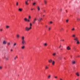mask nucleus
<instances>
[{
	"mask_svg": "<svg viewBox=\"0 0 80 80\" xmlns=\"http://www.w3.org/2000/svg\"><path fill=\"white\" fill-rule=\"evenodd\" d=\"M66 12H67V11H66Z\"/></svg>",
	"mask_w": 80,
	"mask_h": 80,
	"instance_id": "obj_60",
	"label": "nucleus"
},
{
	"mask_svg": "<svg viewBox=\"0 0 80 80\" xmlns=\"http://www.w3.org/2000/svg\"><path fill=\"white\" fill-rule=\"evenodd\" d=\"M33 10V9H31V10Z\"/></svg>",
	"mask_w": 80,
	"mask_h": 80,
	"instance_id": "obj_54",
	"label": "nucleus"
},
{
	"mask_svg": "<svg viewBox=\"0 0 80 80\" xmlns=\"http://www.w3.org/2000/svg\"><path fill=\"white\" fill-rule=\"evenodd\" d=\"M72 31H74L75 30V28H73L71 29Z\"/></svg>",
	"mask_w": 80,
	"mask_h": 80,
	"instance_id": "obj_35",
	"label": "nucleus"
},
{
	"mask_svg": "<svg viewBox=\"0 0 80 80\" xmlns=\"http://www.w3.org/2000/svg\"><path fill=\"white\" fill-rule=\"evenodd\" d=\"M16 37L17 38H20V35L18 34L16 35Z\"/></svg>",
	"mask_w": 80,
	"mask_h": 80,
	"instance_id": "obj_14",
	"label": "nucleus"
},
{
	"mask_svg": "<svg viewBox=\"0 0 80 80\" xmlns=\"http://www.w3.org/2000/svg\"><path fill=\"white\" fill-rule=\"evenodd\" d=\"M47 43H45L44 44V47H47Z\"/></svg>",
	"mask_w": 80,
	"mask_h": 80,
	"instance_id": "obj_17",
	"label": "nucleus"
},
{
	"mask_svg": "<svg viewBox=\"0 0 80 80\" xmlns=\"http://www.w3.org/2000/svg\"><path fill=\"white\" fill-rule=\"evenodd\" d=\"M45 68L46 70H47V69H48V66H46L45 67Z\"/></svg>",
	"mask_w": 80,
	"mask_h": 80,
	"instance_id": "obj_18",
	"label": "nucleus"
},
{
	"mask_svg": "<svg viewBox=\"0 0 80 80\" xmlns=\"http://www.w3.org/2000/svg\"><path fill=\"white\" fill-rule=\"evenodd\" d=\"M0 31H1V32H2V31H3V29H1Z\"/></svg>",
	"mask_w": 80,
	"mask_h": 80,
	"instance_id": "obj_44",
	"label": "nucleus"
},
{
	"mask_svg": "<svg viewBox=\"0 0 80 80\" xmlns=\"http://www.w3.org/2000/svg\"><path fill=\"white\" fill-rule=\"evenodd\" d=\"M25 4H26V5H28V3L27 1H25Z\"/></svg>",
	"mask_w": 80,
	"mask_h": 80,
	"instance_id": "obj_20",
	"label": "nucleus"
},
{
	"mask_svg": "<svg viewBox=\"0 0 80 80\" xmlns=\"http://www.w3.org/2000/svg\"><path fill=\"white\" fill-rule=\"evenodd\" d=\"M46 27H47V26H46Z\"/></svg>",
	"mask_w": 80,
	"mask_h": 80,
	"instance_id": "obj_59",
	"label": "nucleus"
},
{
	"mask_svg": "<svg viewBox=\"0 0 80 80\" xmlns=\"http://www.w3.org/2000/svg\"><path fill=\"white\" fill-rule=\"evenodd\" d=\"M76 75H77L78 77H79V76H80V74L79 73V72H77L76 73H75Z\"/></svg>",
	"mask_w": 80,
	"mask_h": 80,
	"instance_id": "obj_10",
	"label": "nucleus"
},
{
	"mask_svg": "<svg viewBox=\"0 0 80 80\" xmlns=\"http://www.w3.org/2000/svg\"><path fill=\"white\" fill-rule=\"evenodd\" d=\"M68 19H67L66 20V22H67V23H68Z\"/></svg>",
	"mask_w": 80,
	"mask_h": 80,
	"instance_id": "obj_40",
	"label": "nucleus"
},
{
	"mask_svg": "<svg viewBox=\"0 0 80 80\" xmlns=\"http://www.w3.org/2000/svg\"><path fill=\"white\" fill-rule=\"evenodd\" d=\"M16 45H17V43H14V44H13L14 47H15V46H16Z\"/></svg>",
	"mask_w": 80,
	"mask_h": 80,
	"instance_id": "obj_33",
	"label": "nucleus"
},
{
	"mask_svg": "<svg viewBox=\"0 0 80 80\" xmlns=\"http://www.w3.org/2000/svg\"><path fill=\"white\" fill-rule=\"evenodd\" d=\"M18 10L19 11V12H22V8H19L18 9Z\"/></svg>",
	"mask_w": 80,
	"mask_h": 80,
	"instance_id": "obj_21",
	"label": "nucleus"
},
{
	"mask_svg": "<svg viewBox=\"0 0 80 80\" xmlns=\"http://www.w3.org/2000/svg\"><path fill=\"white\" fill-rule=\"evenodd\" d=\"M54 78H57V76H55Z\"/></svg>",
	"mask_w": 80,
	"mask_h": 80,
	"instance_id": "obj_48",
	"label": "nucleus"
},
{
	"mask_svg": "<svg viewBox=\"0 0 80 80\" xmlns=\"http://www.w3.org/2000/svg\"><path fill=\"white\" fill-rule=\"evenodd\" d=\"M31 28H29L28 27H26V28H25V30L26 31H29V30H31Z\"/></svg>",
	"mask_w": 80,
	"mask_h": 80,
	"instance_id": "obj_2",
	"label": "nucleus"
},
{
	"mask_svg": "<svg viewBox=\"0 0 80 80\" xmlns=\"http://www.w3.org/2000/svg\"><path fill=\"white\" fill-rule=\"evenodd\" d=\"M50 78H51V75L49 74L48 76V79H50Z\"/></svg>",
	"mask_w": 80,
	"mask_h": 80,
	"instance_id": "obj_13",
	"label": "nucleus"
},
{
	"mask_svg": "<svg viewBox=\"0 0 80 80\" xmlns=\"http://www.w3.org/2000/svg\"><path fill=\"white\" fill-rule=\"evenodd\" d=\"M21 48H22V49H24L25 48V46H22Z\"/></svg>",
	"mask_w": 80,
	"mask_h": 80,
	"instance_id": "obj_25",
	"label": "nucleus"
},
{
	"mask_svg": "<svg viewBox=\"0 0 80 80\" xmlns=\"http://www.w3.org/2000/svg\"><path fill=\"white\" fill-rule=\"evenodd\" d=\"M32 23H30V28H31L32 29Z\"/></svg>",
	"mask_w": 80,
	"mask_h": 80,
	"instance_id": "obj_16",
	"label": "nucleus"
},
{
	"mask_svg": "<svg viewBox=\"0 0 80 80\" xmlns=\"http://www.w3.org/2000/svg\"><path fill=\"white\" fill-rule=\"evenodd\" d=\"M53 56H55V55H56V53H54L52 54Z\"/></svg>",
	"mask_w": 80,
	"mask_h": 80,
	"instance_id": "obj_29",
	"label": "nucleus"
},
{
	"mask_svg": "<svg viewBox=\"0 0 80 80\" xmlns=\"http://www.w3.org/2000/svg\"><path fill=\"white\" fill-rule=\"evenodd\" d=\"M37 20V18H35L32 21V23L33 24H34L35 22H36V21Z\"/></svg>",
	"mask_w": 80,
	"mask_h": 80,
	"instance_id": "obj_3",
	"label": "nucleus"
},
{
	"mask_svg": "<svg viewBox=\"0 0 80 80\" xmlns=\"http://www.w3.org/2000/svg\"><path fill=\"white\" fill-rule=\"evenodd\" d=\"M76 36V35H75V34H73L72 35V37H74V38H75Z\"/></svg>",
	"mask_w": 80,
	"mask_h": 80,
	"instance_id": "obj_26",
	"label": "nucleus"
},
{
	"mask_svg": "<svg viewBox=\"0 0 80 80\" xmlns=\"http://www.w3.org/2000/svg\"><path fill=\"white\" fill-rule=\"evenodd\" d=\"M37 8L38 9V11H39L40 10V6H37Z\"/></svg>",
	"mask_w": 80,
	"mask_h": 80,
	"instance_id": "obj_6",
	"label": "nucleus"
},
{
	"mask_svg": "<svg viewBox=\"0 0 80 80\" xmlns=\"http://www.w3.org/2000/svg\"><path fill=\"white\" fill-rule=\"evenodd\" d=\"M76 80H78V79H76Z\"/></svg>",
	"mask_w": 80,
	"mask_h": 80,
	"instance_id": "obj_55",
	"label": "nucleus"
},
{
	"mask_svg": "<svg viewBox=\"0 0 80 80\" xmlns=\"http://www.w3.org/2000/svg\"><path fill=\"white\" fill-rule=\"evenodd\" d=\"M72 64H75V63H76V62H75V61H74V60H73L72 62Z\"/></svg>",
	"mask_w": 80,
	"mask_h": 80,
	"instance_id": "obj_12",
	"label": "nucleus"
},
{
	"mask_svg": "<svg viewBox=\"0 0 80 80\" xmlns=\"http://www.w3.org/2000/svg\"><path fill=\"white\" fill-rule=\"evenodd\" d=\"M6 29H8V28H10V26H7L6 27Z\"/></svg>",
	"mask_w": 80,
	"mask_h": 80,
	"instance_id": "obj_19",
	"label": "nucleus"
},
{
	"mask_svg": "<svg viewBox=\"0 0 80 80\" xmlns=\"http://www.w3.org/2000/svg\"><path fill=\"white\" fill-rule=\"evenodd\" d=\"M50 24H52V23H53V22H52V21H51L50 22Z\"/></svg>",
	"mask_w": 80,
	"mask_h": 80,
	"instance_id": "obj_39",
	"label": "nucleus"
},
{
	"mask_svg": "<svg viewBox=\"0 0 80 80\" xmlns=\"http://www.w3.org/2000/svg\"><path fill=\"white\" fill-rule=\"evenodd\" d=\"M74 40H75V41H76V42L78 41V37L75 38L74 39Z\"/></svg>",
	"mask_w": 80,
	"mask_h": 80,
	"instance_id": "obj_9",
	"label": "nucleus"
},
{
	"mask_svg": "<svg viewBox=\"0 0 80 80\" xmlns=\"http://www.w3.org/2000/svg\"><path fill=\"white\" fill-rule=\"evenodd\" d=\"M21 39L22 41L25 40V37L24 36H22L21 37Z\"/></svg>",
	"mask_w": 80,
	"mask_h": 80,
	"instance_id": "obj_8",
	"label": "nucleus"
},
{
	"mask_svg": "<svg viewBox=\"0 0 80 80\" xmlns=\"http://www.w3.org/2000/svg\"><path fill=\"white\" fill-rule=\"evenodd\" d=\"M2 43L3 45H6V44H7V41L6 40H4Z\"/></svg>",
	"mask_w": 80,
	"mask_h": 80,
	"instance_id": "obj_7",
	"label": "nucleus"
},
{
	"mask_svg": "<svg viewBox=\"0 0 80 80\" xmlns=\"http://www.w3.org/2000/svg\"><path fill=\"white\" fill-rule=\"evenodd\" d=\"M16 5L17 6H18V2H16Z\"/></svg>",
	"mask_w": 80,
	"mask_h": 80,
	"instance_id": "obj_37",
	"label": "nucleus"
},
{
	"mask_svg": "<svg viewBox=\"0 0 80 80\" xmlns=\"http://www.w3.org/2000/svg\"><path fill=\"white\" fill-rule=\"evenodd\" d=\"M78 57H80V56H79V55L78 56Z\"/></svg>",
	"mask_w": 80,
	"mask_h": 80,
	"instance_id": "obj_52",
	"label": "nucleus"
},
{
	"mask_svg": "<svg viewBox=\"0 0 80 80\" xmlns=\"http://www.w3.org/2000/svg\"><path fill=\"white\" fill-rule=\"evenodd\" d=\"M11 52H12V51H13V50L12 49H11Z\"/></svg>",
	"mask_w": 80,
	"mask_h": 80,
	"instance_id": "obj_50",
	"label": "nucleus"
},
{
	"mask_svg": "<svg viewBox=\"0 0 80 80\" xmlns=\"http://www.w3.org/2000/svg\"><path fill=\"white\" fill-rule=\"evenodd\" d=\"M18 76H19V75H18Z\"/></svg>",
	"mask_w": 80,
	"mask_h": 80,
	"instance_id": "obj_61",
	"label": "nucleus"
},
{
	"mask_svg": "<svg viewBox=\"0 0 80 80\" xmlns=\"http://www.w3.org/2000/svg\"><path fill=\"white\" fill-rule=\"evenodd\" d=\"M3 58H4L6 60H7V61L9 60V58L8 57H6V56L4 55L3 57Z\"/></svg>",
	"mask_w": 80,
	"mask_h": 80,
	"instance_id": "obj_1",
	"label": "nucleus"
},
{
	"mask_svg": "<svg viewBox=\"0 0 80 80\" xmlns=\"http://www.w3.org/2000/svg\"><path fill=\"white\" fill-rule=\"evenodd\" d=\"M47 1L46 0H44V3L45 5H47Z\"/></svg>",
	"mask_w": 80,
	"mask_h": 80,
	"instance_id": "obj_24",
	"label": "nucleus"
},
{
	"mask_svg": "<svg viewBox=\"0 0 80 80\" xmlns=\"http://www.w3.org/2000/svg\"><path fill=\"white\" fill-rule=\"evenodd\" d=\"M42 20V18L40 17L39 18V19H38V22H40Z\"/></svg>",
	"mask_w": 80,
	"mask_h": 80,
	"instance_id": "obj_11",
	"label": "nucleus"
},
{
	"mask_svg": "<svg viewBox=\"0 0 80 80\" xmlns=\"http://www.w3.org/2000/svg\"><path fill=\"white\" fill-rule=\"evenodd\" d=\"M29 19H30L31 18V16H29L28 17Z\"/></svg>",
	"mask_w": 80,
	"mask_h": 80,
	"instance_id": "obj_41",
	"label": "nucleus"
},
{
	"mask_svg": "<svg viewBox=\"0 0 80 80\" xmlns=\"http://www.w3.org/2000/svg\"><path fill=\"white\" fill-rule=\"evenodd\" d=\"M72 49L74 50V51H75V50H76V48H75L74 47L72 48Z\"/></svg>",
	"mask_w": 80,
	"mask_h": 80,
	"instance_id": "obj_28",
	"label": "nucleus"
},
{
	"mask_svg": "<svg viewBox=\"0 0 80 80\" xmlns=\"http://www.w3.org/2000/svg\"><path fill=\"white\" fill-rule=\"evenodd\" d=\"M77 42V44H79L80 43V42H79L78 41Z\"/></svg>",
	"mask_w": 80,
	"mask_h": 80,
	"instance_id": "obj_32",
	"label": "nucleus"
},
{
	"mask_svg": "<svg viewBox=\"0 0 80 80\" xmlns=\"http://www.w3.org/2000/svg\"><path fill=\"white\" fill-rule=\"evenodd\" d=\"M10 45H11V43H10V42H9L7 43L8 46H10Z\"/></svg>",
	"mask_w": 80,
	"mask_h": 80,
	"instance_id": "obj_15",
	"label": "nucleus"
},
{
	"mask_svg": "<svg viewBox=\"0 0 80 80\" xmlns=\"http://www.w3.org/2000/svg\"><path fill=\"white\" fill-rule=\"evenodd\" d=\"M2 66H0V70H2Z\"/></svg>",
	"mask_w": 80,
	"mask_h": 80,
	"instance_id": "obj_31",
	"label": "nucleus"
},
{
	"mask_svg": "<svg viewBox=\"0 0 80 80\" xmlns=\"http://www.w3.org/2000/svg\"><path fill=\"white\" fill-rule=\"evenodd\" d=\"M33 5H36V3L34 2V3H33Z\"/></svg>",
	"mask_w": 80,
	"mask_h": 80,
	"instance_id": "obj_42",
	"label": "nucleus"
},
{
	"mask_svg": "<svg viewBox=\"0 0 80 80\" xmlns=\"http://www.w3.org/2000/svg\"><path fill=\"white\" fill-rule=\"evenodd\" d=\"M65 40H64V39H62V42H63V41H64Z\"/></svg>",
	"mask_w": 80,
	"mask_h": 80,
	"instance_id": "obj_51",
	"label": "nucleus"
},
{
	"mask_svg": "<svg viewBox=\"0 0 80 80\" xmlns=\"http://www.w3.org/2000/svg\"><path fill=\"white\" fill-rule=\"evenodd\" d=\"M58 58H60V57H59Z\"/></svg>",
	"mask_w": 80,
	"mask_h": 80,
	"instance_id": "obj_57",
	"label": "nucleus"
},
{
	"mask_svg": "<svg viewBox=\"0 0 80 80\" xmlns=\"http://www.w3.org/2000/svg\"><path fill=\"white\" fill-rule=\"evenodd\" d=\"M66 49L67 50H71V48L70 46H68L66 47Z\"/></svg>",
	"mask_w": 80,
	"mask_h": 80,
	"instance_id": "obj_4",
	"label": "nucleus"
},
{
	"mask_svg": "<svg viewBox=\"0 0 80 80\" xmlns=\"http://www.w3.org/2000/svg\"><path fill=\"white\" fill-rule=\"evenodd\" d=\"M51 29V28H48L49 30H50V29Z\"/></svg>",
	"mask_w": 80,
	"mask_h": 80,
	"instance_id": "obj_46",
	"label": "nucleus"
},
{
	"mask_svg": "<svg viewBox=\"0 0 80 80\" xmlns=\"http://www.w3.org/2000/svg\"><path fill=\"white\" fill-rule=\"evenodd\" d=\"M27 21H28V22H30V20H29H29L28 19Z\"/></svg>",
	"mask_w": 80,
	"mask_h": 80,
	"instance_id": "obj_43",
	"label": "nucleus"
},
{
	"mask_svg": "<svg viewBox=\"0 0 80 80\" xmlns=\"http://www.w3.org/2000/svg\"><path fill=\"white\" fill-rule=\"evenodd\" d=\"M55 61H52V65H54V64H55Z\"/></svg>",
	"mask_w": 80,
	"mask_h": 80,
	"instance_id": "obj_23",
	"label": "nucleus"
},
{
	"mask_svg": "<svg viewBox=\"0 0 80 80\" xmlns=\"http://www.w3.org/2000/svg\"><path fill=\"white\" fill-rule=\"evenodd\" d=\"M48 62H49V63H52V59L49 60H48Z\"/></svg>",
	"mask_w": 80,
	"mask_h": 80,
	"instance_id": "obj_22",
	"label": "nucleus"
},
{
	"mask_svg": "<svg viewBox=\"0 0 80 80\" xmlns=\"http://www.w3.org/2000/svg\"><path fill=\"white\" fill-rule=\"evenodd\" d=\"M43 12L44 13H46V11H45V10H42Z\"/></svg>",
	"mask_w": 80,
	"mask_h": 80,
	"instance_id": "obj_30",
	"label": "nucleus"
},
{
	"mask_svg": "<svg viewBox=\"0 0 80 80\" xmlns=\"http://www.w3.org/2000/svg\"><path fill=\"white\" fill-rule=\"evenodd\" d=\"M29 1V0H27V1H26V2H28Z\"/></svg>",
	"mask_w": 80,
	"mask_h": 80,
	"instance_id": "obj_49",
	"label": "nucleus"
},
{
	"mask_svg": "<svg viewBox=\"0 0 80 80\" xmlns=\"http://www.w3.org/2000/svg\"><path fill=\"white\" fill-rule=\"evenodd\" d=\"M77 20H78V21H80V18H77Z\"/></svg>",
	"mask_w": 80,
	"mask_h": 80,
	"instance_id": "obj_38",
	"label": "nucleus"
},
{
	"mask_svg": "<svg viewBox=\"0 0 80 80\" xmlns=\"http://www.w3.org/2000/svg\"><path fill=\"white\" fill-rule=\"evenodd\" d=\"M22 45H25L26 44V42H25V40L24 41H22Z\"/></svg>",
	"mask_w": 80,
	"mask_h": 80,
	"instance_id": "obj_5",
	"label": "nucleus"
},
{
	"mask_svg": "<svg viewBox=\"0 0 80 80\" xmlns=\"http://www.w3.org/2000/svg\"><path fill=\"white\" fill-rule=\"evenodd\" d=\"M62 47V45H60V46H59V48H61V47Z\"/></svg>",
	"mask_w": 80,
	"mask_h": 80,
	"instance_id": "obj_47",
	"label": "nucleus"
},
{
	"mask_svg": "<svg viewBox=\"0 0 80 80\" xmlns=\"http://www.w3.org/2000/svg\"><path fill=\"white\" fill-rule=\"evenodd\" d=\"M61 42H62V40H61Z\"/></svg>",
	"mask_w": 80,
	"mask_h": 80,
	"instance_id": "obj_58",
	"label": "nucleus"
},
{
	"mask_svg": "<svg viewBox=\"0 0 80 80\" xmlns=\"http://www.w3.org/2000/svg\"><path fill=\"white\" fill-rule=\"evenodd\" d=\"M43 17H45V15H43Z\"/></svg>",
	"mask_w": 80,
	"mask_h": 80,
	"instance_id": "obj_56",
	"label": "nucleus"
},
{
	"mask_svg": "<svg viewBox=\"0 0 80 80\" xmlns=\"http://www.w3.org/2000/svg\"><path fill=\"white\" fill-rule=\"evenodd\" d=\"M63 49L62 48L61 49V50H62Z\"/></svg>",
	"mask_w": 80,
	"mask_h": 80,
	"instance_id": "obj_53",
	"label": "nucleus"
},
{
	"mask_svg": "<svg viewBox=\"0 0 80 80\" xmlns=\"http://www.w3.org/2000/svg\"><path fill=\"white\" fill-rule=\"evenodd\" d=\"M60 12H62V9H60Z\"/></svg>",
	"mask_w": 80,
	"mask_h": 80,
	"instance_id": "obj_45",
	"label": "nucleus"
},
{
	"mask_svg": "<svg viewBox=\"0 0 80 80\" xmlns=\"http://www.w3.org/2000/svg\"><path fill=\"white\" fill-rule=\"evenodd\" d=\"M24 21H25L26 22H27V18H24Z\"/></svg>",
	"mask_w": 80,
	"mask_h": 80,
	"instance_id": "obj_27",
	"label": "nucleus"
},
{
	"mask_svg": "<svg viewBox=\"0 0 80 80\" xmlns=\"http://www.w3.org/2000/svg\"><path fill=\"white\" fill-rule=\"evenodd\" d=\"M63 28H61V31H63Z\"/></svg>",
	"mask_w": 80,
	"mask_h": 80,
	"instance_id": "obj_34",
	"label": "nucleus"
},
{
	"mask_svg": "<svg viewBox=\"0 0 80 80\" xmlns=\"http://www.w3.org/2000/svg\"><path fill=\"white\" fill-rule=\"evenodd\" d=\"M17 56H16V57H15L14 58V59L15 60H16V59H17Z\"/></svg>",
	"mask_w": 80,
	"mask_h": 80,
	"instance_id": "obj_36",
	"label": "nucleus"
}]
</instances>
